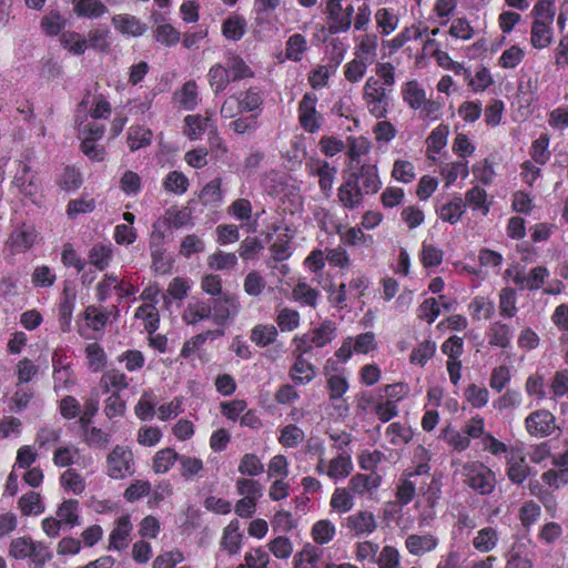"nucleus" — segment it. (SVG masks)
I'll return each mask as SVG.
<instances>
[{
  "mask_svg": "<svg viewBox=\"0 0 568 568\" xmlns=\"http://www.w3.org/2000/svg\"><path fill=\"white\" fill-rule=\"evenodd\" d=\"M305 434L295 424H288L280 430L278 443L285 448H295L304 440Z\"/></svg>",
  "mask_w": 568,
  "mask_h": 568,
  "instance_id": "052dcab7",
  "label": "nucleus"
},
{
  "mask_svg": "<svg viewBox=\"0 0 568 568\" xmlns=\"http://www.w3.org/2000/svg\"><path fill=\"white\" fill-rule=\"evenodd\" d=\"M381 483H382V477H381V475H378L376 473H373L369 475L358 473V474H355L349 479L348 485H349V489L353 493L362 496L365 493L379 487Z\"/></svg>",
  "mask_w": 568,
  "mask_h": 568,
  "instance_id": "4c0bfd02",
  "label": "nucleus"
},
{
  "mask_svg": "<svg viewBox=\"0 0 568 568\" xmlns=\"http://www.w3.org/2000/svg\"><path fill=\"white\" fill-rule=\"evenodd\" d=\"M548 276L549 271L545 266H536L531 268L527 276L523 275L515 268L513 281L520 290L527 288L535 291L542 286Z\"/></svg>",
  "mask_w": 568,
  "mask_h": 568,
  "instance_id": "aec40b11",
  "label": "nucleus"
},
{
  "mask_svg": "<svg viewBox=\"0 0 568 568\" xmlns=\"http://www.w3.org/2000/svg\"><path fill=\"white\" fill-rule=\"evenodd\" d=\"M407 550L414 556H422L427 551L434 550L438 540L430 534L426 535H409L405 541Z\"/></svg>",
  "mask_w": 568,
  "mask_h": 568,
  "instance_id": "2f4dec72",
  "label": "nucleus"
},
{
  "mask_svg": "<svg viewBox=\"0 0 568 568\" xmlns=\"http://www.w3.org/2000/svg\"><path fill=\"white\" fill-rule=\"evenodd\" d=\"M61 435L62 428L53 427L51 425H43L38 429L36 434L34 444L39 449H49L61 439Z\"/></svg>",
  "mask_w": 568,
  "mask_h": 568,
  "instance_id": "8fccbe9b",
  "label": "nucleus"
},
{
  "mask_svg": "<svg viewBox=\"0 0 568 568\" xmlns=\"http://www.w3.org/2000/svg\"><path fill=\"white\" fill-rule=\"evenodd\" d=\"M224 335L223 329H207L200 334L194 335L186 342H184L181 349V357L189 358L192 354H194L200 347H202L207 339H216Z\"/></svg>",
  "mask_w": 568,
  "mask_h": 568,
  "instance_id": "7c9ffc66",
  "label": "nucleus"
},
{
  "mask_svg": "<svg viewBox=\"0 0 568 568\" xmlns=\"http://www.w3.org/2000/svg\"><path fill=\"white\" fill-rule=\"evenodd\" d=\"M293 359L288 376L295 385H307L315 379L317 372L313 363L302 356L293 357Z\"/></svg>",
  "mask_w": 568,
  "mask_h": 568,
  "instance_id": "dca6fc26",
  "label": "nucleus"
},
{
  "mask_svg": "<svg viewBox=\"0 0 568 568\" xmlns=\"http://www.w3.org/2000/svg\"><path fill=\"white\" fill-rule=\"evenodd\" d=\"M306 169L311 175L318 178V186L325 195H329L337 174V168L328 161L320 158H310L306 161Z\"/></svg>",
  "mask_w": 568,
  "mask_h": 568,
  "instance_id": "0eeeda50",
  "label": "nucleus"
},
{
  "mask_svg": "<svg viewBox=\"0 0 568 568\" xmlns=\"http://www.w3.org/2000/svg\"><path fill=\"white\" fill-rule=\"evenodd\" d=\"M114 29L126 37L138 38L145 33L148 27L139 18L129 13H119L112 17Z\"/></svg>",
  "mask_w": 568,
  "mask_h": 568,
  "instance_id": "4468645a",
  "label": "nucleus"
},
{
  "mask_svg": "<svg viewBox=\"0 0 568 568\" xmlns=\"http://www.w3.org/2000/svg\"><path fill=\"white\" fill-rule=\"evenodd\" d=\"M307 50L306 38L301 33L292 34L286 41L285 55L288 60L298 62Z\"/></svg>",
  "mask_w": 568,
  "mask_h": 568,
  "instance_id": "680f3d73",
  "label": "nucleus"
},
{
  "mask_svg": "<svg viewBox=\"0 0 568 568\" xmlns=\"http://www.w3.org/2000/svg\"><path fill=\"white\" fill-rule=\"evenodd\" d=\"M507 458V476L511 483L520 485L530 475V468L526 464L525 456L520 449H511Z\"/></svg>",
  "mask_w": 568,
  "mask_h": 568,
  "instance_id": "ddd939ff",
  "label": "nucleus"
},
{
  "mask_svg": "<svg viewBox=\"0 0 568 568\" xmlns=\"http://www.w3.org/2000/svg\"><path fill=\"white\" fill-rule=\"evenodd\" d=\"M389 88L381 84L375 77H368L363 87L362 98L368 112L376 119H385L390 105Z\"/></svg>",
  "mask_w": 568,
  "mask_h": 568,
  "instance_id": "7ed1b4c3",
  "label": "nucleus"
},
{
  "mask_svg": "<svg viewBox=\"0 0 568 568\" xmlns=\"http://www.w3.org/2000/svg\"><path fill=\"white\" fill-rule=\"evenodd\" d=\"M207 80L214 94L223 92L229 83L232 82L227 67L220 63L213 64L210 68Z\"/></svg>",
  "mask_w": 568,
  "mask_h": 568,
  "instance_id": "58836bf2",
  "label": "nucleus"
},
{
  "mask_svg": "<svg viewBox=\"0 0 568 568\" xmlns=\"http://www.w3.org/2000/svg\"><path fill=\"white\" fill-rule=\"evenodd\" d=\"M382 189L376 164L363 163L351 171L337 189L341 205L349 211L359 209L365 195L376 194Z\"/></svg>",
  "mask_w": 568,
  "mask_h": 568,
  "instance_id": "f257e3e1",
  "label": "nucleus"
},
{
  "mask_svg": "<svg viewBox=\"0 0 568 568\" xmlns=\"http://www.w3.org/2000/svg\"><path fill=\"white\" fill-rule=\"evenodd\" d=\"M246 19L241 14H231L222 22V34L227 40L239 41L245 34Z\"/></svg>",
  "mask_w": 568,
  "mask_h": 568,
  "instance_id": "72a5a7b5",
  "label": "nucleus"
},
{
  "mask_svg": "<svg viewBox=\"0 0 568 568\" xmlns=\"http://www.w3.org/2000/svg\"><path fill=\"white\" fill-rule=\"evenodd\" d=\"M184 134L190 140H199L207 131L215 126L214 121L209 115L189 114L184 118Z\"/></svg>",
  "mask_w": 568,
  "mask_h": 568,
  "instance_id": "6ab92c4d",
  "label": "nucleus"
},
{
  "mask_svg": "<svg viewBox=\"0 0 568 568\" xmlns=\"http://www.w3.org/2000/svg\"><path fill=\"white\" fill-rule=\"evenodd\" d=\"M466 481L468 485L481 495L493 491L494 474L483 464L471 463L464 467Z\"/></svg>",
  "mask_w": 568,
  "mask_h": 568,
  "instance_id": "423d86ee",
  "label": "nucleus"
},
{
  "mask_svg": "<svg viewBox=\"0 0 568 568\" xmlns=\"http://www.w3.org/2000/svg\"><path fill=\"white\" fill-rule=\"evenodd\" d=\"M237 265V256L235 253H226L216 251L207 257V266L214 271H229Z\"/></svg>",
  "mask_w": 568,
  "mask_h": 568,
  "instance_id": "4d7b16f0",
  "label": "nucleus"
},
{
  "mask_svg": "<svg viewBox=\"0 0 568 568\" xmlns=\"http://www.w3.org/2000/svg\"><path fill=\"white\" fill-rule=\"evenodd\" d=\"M52 557V551L47 544L33 540L30 549V556H28L27 559H29L32 568H43Z\"/></svg>",
  "mask_w": 568,
  "mask_h": 568,
  "instance_id": "bf43d9fd",
  "label": "nucleus"
},
{
  "mask_svg": "<svg viewBox=\"0 0 568 568\" xmlns=\"http://www.w3.org/2000/svg\"><path fill=\"white\" fill-rule=\"evenodd\" d=\"M112 256V246L104 244H97L92 246L88 254L90 264L99 271H104L109 267Z\"/></svg>",
  "mask_w": 568,
  "mask_h": 568,
  "instance_id": "a19ab883",
  "label": "nucleus"
},
{
  "mask_svg": "<svg viewBox=\"0 0 568 568\" xmlns=\"http://www.w3.org/2000/svg\"><path fill=\"white\" fill-rule=\"evenodd\" d=\"M443 439L457 452H464L470 446V440L466 433L459 432L450 426H447L442 432Z\"/></svg>",
  "mask_w": 568,
  "mask_h": 568,
  "instance_id": "338daca9",
  "label": "nucleus"
},
{
  "mask_svg": "<svg viewBox=\"0 0 568 568\" xmlns=\"http://www.w3.org/2000/svg\"><path fill=\"white\" fill-rule=\"evenodd\" d=\"M18 507L23 516L40 515L44 511L41 496L37 491H28L18 500Z\"/></svg>",
  "mask_w": 568,
  "mask_h": 568,
  "instance_id": "de8ad7c7",
  "label": "nucleus"
},
{
  "mask_svg": "<svg viewBox=\"0 0 568 568\" xmlns=\"http://www.w3.org/2000/svg\"><path fill=\"white\" fill-rule=\"evenodd\" d=\"M179 453L173 448L166 447L155 453L152 460V469L155 474L168 473L175 462L179 460Z\"/></svg>",
  "mask_w": 568,
  "mask_h": 568,
  "instance_id": "37998d69",
  "label": "nucleus"
},
{
  "mask_svg": "<svg viewBox=\"0 0 568 568\" xmlns=\"http://www.w3.org/2000/svg\"><path fill=\"white\" fill-rule=\"evenodd\" d=\"M212 320L216 325H224L239 311L237 298L231 293H224L213 300Z\"/></svg>",
  "mask_w": 568,
  "mask_h": 568,
  "instance_id": "1a4fd4ad",
  "label": "nucleus"
},
{
  "mask_svg": "<svg viewBox=\"0 0 568 568\" xmlns=\"http://www.w3.org/2000/svg\"><path fill=\"white\" fill-rule=\"evenodd\" d=\"M464 432L468 436L469 440L480 438L483 436L484 450L497 455V438L491 434L484 435L485 423L480 416L473 417L465 426Z\"/></svg>",
  "mask_w": 568,
  "mask_h": 568,
  "instance_id": "2eb2a0df",
  "label": "nucleus"
},
{
  "mask_svg": "<svg viewBox=\"0 0 568 568\" xmlns=\"http://www.w3.org/2000/svg\"><path fill=\"white\" fill-rule=\"evenodd\" d=\"M435 353L436 343L430 339L423 341L413 348L409 355V362L414 365L424 367L427 362L434 357Z\"/></svg>",
  "mask_w": 568,
  "mask_h": 568,
  "instance_id": "864d4df0",
  "label": "nucleus"
},
{
  "mask_svg": "<svg viewBox=\"0 0 568 568\" xmlns=\"http://www.w3.org/2000/svg\"><path fill=\"white\" fill-rule=\"evenodd\" d=\"M354 469L349 453H341L332 458L327 465L326 475L334 481L348 477Z\"/></svg>",
  "mask_w": 568,
  "mask_h": 568,
  "instance_id": "b1692460",
  "label": "nucleus"
},
{
  "mask_svg": "<svg viewBox=\"0 0 568 568\" xmlns=\"http://www.w3.org/2000/svg\"><path fill=\"white\" fill-rule=\"evenodd\" d=\"M67 21L63 16L58 11H51L45 14L40 22L41 29L44 34L55 37L61 33L65 28Z\"/></svg>",
  "mask_w": 568,
  "mask_h": 568,
  "instance_id": "0e129e2a",
  "label": "nucleus"
},
{
  "mask_svg": "<svg viewBox=\"0 0 568 568\" xmlns=\"http://www.w3.org/2000/svg\"><path fill=\"white\" fill-rule=\"evenodd\" d=\"M555 416L548 410H536L526 418L528 433L536 437L550 435L555 429Z\"/></svg>",
  "mask_w": 568,
  "mask_h": 568,
  "instance_id": "9d476101",
  "label": "nucleus"
},
{
  "mask_svg": "<svg viewBox=\"0 0 568 568\" xmlns=\"http://www.w3.org/2000/svg\"><path fill=\"white\" fill-rule=\"evenodd\" d=\"M135 473L133 452L128 446L115 445L106 456L105 474L112 479H124Z\"/></svg>",
  "mask_w": 568,
  "mask_h": 568,
  "instance_id": "20e7f679",
  "label": "nucleus"
},
{
  "mask_svg": "<svg viewBox=\"0 0 568 568\" xmlns=\"http://www.w3.org/2000/svg\"><path fill=\"white\" fill-rule=\"evenodd\" d=\"M60 42L74 55H82L88 49V41L75 31H65L60 36Z\"/></svg>",
  "mask_w": 568,
  "mask_h": 568,
  "instance_id": "13d9d810",
  "label": "nucleus"
},
{
  "mask_svg": "<svg viewBox=\"0 0 568 568\" xmlns=\"http://www.w3.org/2000/svg\"><path fill=\"white\" fill-rule=\"evenodd\" d=\"M402 98L410 109L419 110L426 100V91L416 80H410L403 84Z\"/></svg>",
  "mask_w": 568,
  "mask_h": 568,
  "instance_id": "473e14b6",
  "label": "nucleus"
},
{
  "mask_svg": "<svg viewBox=\"0 0 568 568\" xmlns=\"http://www.w3.org/2000/svg\"><path fill=\"white\" fill-rule=\"evenodd\" d=\"M133 530L131 516L129 514L120 516L115 520V526L109 535V549L121 551L129 546V539Z\"/></svg>",
  "mask_w": 568,
  "mask_h": 568,
  "instance_id": "9b49d317",
  "label": "nucleus"
},
{
  "mask_svg": "<svg viewBox=\"0 0 568 568\" xmlns=\"http://www.w3.org/2000/svg\"><path fill=\"white\" fill-rule=\"evenodd\" d=\"M243 534L240 530V521L233 519L223 529L220 547L229 555H236L241 551Z\"/></svg>",
  "mask_w": 568,
  "mask_h": 568,
  "instance_id": "a211bd4d",
  "label": "nucleus"
},
{
  "mask_svg": "<svg viewBox=\"0 0 568 568\" xmlns=\"http://www.w3.org/2000/svg\"><path fill=\"white\" fill-rule=\"evenodd\" d=\"M317 97L314 93H305L298 103L300 125L308 133H316L323 124V115L316 110Z\"/></svg>",
  "mask_w": 568,
  "mask_h": 568,
  "instance_id": "39448f33",
  "label": "nucleus"
},
{
  "mask_svg": "<svg viewBox=\"0 0 568 568\" xmlns=\"http://www.w3.org/2000/svg\"><path fill=\"white\" fill-rule=\"evenodd\" d=\"M466 210V203L460 196H454L449 202L436 207V213L440 220L452 225L456 224Z\"/></svg>",
  "mask_w": 568,
  "mask_h": 568,
  "instance_id": "393cba45",
  "label": "nucleus"
},
{
  "mask_svg": "<svg viewBox=\"0 0 568 568\" xmlns=\"http://www.w3.org/2000/svg\"><path fill=\"white\" fill-rule=\"evenodd\" d=\"M17 377L16 386L28 384L39 374V366L29 357L21 358L14 368Z\"/></svg>",
  "mask_w": 568,
  "mask_h": 568,
  "instance_id": "603ef678",
  "label": "nucleus"
},
{
  "mask_svg": "<svg viewBox=\"0 0 568 568\" xmlns=\"http://www.w3.org/2000/svg\"><path fill=\"white\" fill-rule=\"evenodd\" d=\"M276 234V240L270 245L272 258L276 262H282L290 257L291 241L293 235L287 226L280 224H272L266 233V240L271 241L273 235Z\"/></svg>",
  "mask_w": 568,
  "mask_h": 568,
  "instance_id": "6e6552de",
  "label": "nucleus"
},
{
  "mask_svg": "<svg viewBox=\"0 0 568 568\" xmlns=\"http://www.w3.org/2000/svg\"><path fill=\"white\" fill-rule=\"evenodd\" d=\"M278 333L273 324H257L251 329L250 338L258 347H266L276 341Z\"/></svg>",
  "mask_w": 568,
  "mask_h": 568,
  "instance_id": "79ce46f5",
  "label": "nucleus"
},
{
  "mask_svg": "<svg viewBox=\"0 0 568 568\" xmlns=\"http://www.w3.org/2000/svg\"><path fill=\"white\" fill-rule=\"evenodd\" d=\"M174 97L182 109L193 111L200 102L196 82L194 80L186 81L182 88L175 92Z\"/></svg>",
  "mask_w": 568,
  "mask_h": 568,
  "instance_id": "c756f323",
  "label": "nucleus"
},
{
  "mask_svg": "<svg viewBox=\"0 0 568 568\" xmlns=\"http://www.w3.org/2000/svg\"><path fill=\"white\" fill-rule=\"evenodd\" d=\"M264 103L262 90L258 87H250L230 95L223 102L220 113L223 119H233L244 113H261Z\"/></svg>",
  "mask_w": 568,
  "mask_h": 568,
  "instance_id": "f03ea898",
  "label": "nucleus"
},
{
  "mask_svg": "<svg viewBox=\"0 0 568 568\" xmlns=\"http://www.w3.org/2000/svg\"><path fill=\"white\" fill-rule=\"evenodd\" d=\"M100 387L103 393H109L111 389H114L113 392L120 394L121 390L129 387L128 376L119 369H109L102 375Z\"/></svg>",
  "mask_w": 568,
  "mask_h": 568,
  "instance_id": "e433bc0d",
  "label": "nucleus"
},
{
  "mask_svg": "<svg viewBox=\"0 0 568 568\" xmlns=\"http://www.w3.org/2000/svg\"><path fill=\"white\" fill-rule=\"evenodd\" d=\"M293 298L304 305L315 307L320 293L305 282H298L292 291Z\"/></svg>",
  "mask_w": 568,
  "mask_h": 568,
  "instance_id": "774afa93",
  "label": "nucleus"
},
{
  "mask_svg": "<svg viewBox=\"0 0 568 568\" xmlns=\"http://www.w3.org/2000/svg\"><path fill=\"white\" fill-rule=\"evenodd\" d=\"M209 318H212V304L210 301H191L182 312V321L186 325H195Z\"/></svg>",
  "mask_w": 568,
  "mask_h": 568,
  "instance_id": "f3484780",
  "label": "nucleus"
},
{
  "mask_svg": "<svg viewBox=\"0 0 568 568\" xmlns=\"http://www.w3.org/2000/svg\"><path fill=\"white\" fill-rule=\"evenodd\" d=\"M342 1L343 0H326L324 12L329 22L328 32L331 34L347 32Z\"/></svg>",
  "mask_w": 568,
  "mask_h": 568,
  "instance_id": "5701e85b",
  "label": "nucleus"
},
{
  "mask_svg": "<svg viewBox=\"0 0 568 568\" xmlns=\"http://www.w3.org/2000/svg\"><path fill=\"white\" fill-rule=\"evenodd\" d=\"M336 233L339 236L341 243L348 247H369L374 242L373 235L365 234L359 227H346L343 225H337Z\"/></svg>",
  "mask_w": 568,
  "mask_h": 568,
  "instance_id": "4be33fe9",
  "label": "nucleus"
},
{
  "mask_svg": "<svg viewBox=\"0 0 568 568\" xmlns=\"http://www.w3.org/2000/svg\"><path fill=\"white\" fill-rule=\"evenodd\" d=\"M53 382H54V392H59L61 389H69L70 387L75 385V378L73 376V371L70 365L58 366L55 359L53 358Z\"/></svg>",
  "mask_w": 568,
  "mask_h": 568,
  "instance_id": "5fc2aeb1",
  "label": "nucleus"
},
{
  "mask_svg": "<svg viewBox=\"0 0 568 568\" xmlns=\"http://www.w3.org/2000/svg\"><path fill=\"white\" fill-rule=\"evenodd\" d=\"M57 517L61 524L70 527L80 525L79 501L77 499H67L57 509Z\"/></svg>",
  "mask_w": 568,
  "mask_h": 568,
  "instance_id": "a18cd8bd",
  "label": "nucleus"
},
{
  "mask_svg": "<svg viewBox=\"0 0 568 568\" xmlns=\"http://www.w3.org/2000/svg\"><path fill=\"white\" fill-rule=\"evenodd\" d=\"M378 36L375 33H365L358 38L355 55L373 62L378 48Z\"/></svg>",
  "mask_w": 568,
  "mask_h": 568,
  "instance_id": "ea45409f",
  "label": "nucleus"
},
{
  "mask_svg": "<svg viewBox=\"0 0 568 568\" xmlns=\"http://www.w3.org/2000/svg\"><path fill=\"white\" fill-rule=\"evenodd\" d=\"M134 318L143 321L144 329L149 335L155 333L160 327V313L154 304H141L134 313Z\"/></svg>",
  "mask_w": 568,
  "mask_h": 568,
  "instance_id": "c85d7f7f",
  "label": "nucleus"
},
{
  "mask_svg": "<svg viewBox=\"0 0 568 568\" xmlns=\"http://www.w3.org/2000/svg\"><path fill=\"white\" fill-rule=\"evenodd\" d=\"M464 202L473 211H479L484 216L489 213L490 203L487 201V193L479 186H473L465 194Z\"/></svg>",
  "mask_w": 568,
  "mask_h": 568,
  "instance_id": "c03bdc74",
  "label": "nucleus"
},
{
  "mask_svg": "<svg viewBox=\"0 0 568 568\" xmlns=\"http://www.w3.org/2000/svg\"><path fill=\"white\" fill-rule=\"evenodd\" d=\"M225 65L227 67L232 82H237L244 79H252L255 77L253 69L240 54H229L225 59Z\"/></svg>",
  "mask_w": 568,
  "mask_h": 568,
  "instance_id": "a878e982",
  "label": "nucleus"
},
{
  "mask_svg": "<svg viewBox=\"0 0 568 568\" xmlns=\"http://www.w3.org/2000/svg\"><path fill=\"white\" fill-rule=\"evenodd\" d=\"M552 22L535 19L531 26L530 42L534 48H547L552 41Z\"/></svg>",
  "mask_w": 568,
  "mask_h": 568,
  "instance_id": "cd10ccee",
  "label": "nucleus"
},
{
  "mask_svg": "<svg viewBox=\"0 0 568 568\" xmlns=\"http://www.w3.org/2000/svg\"><path fill=\"white\" fill-rule=\"evenodd\" d=\"M153 132L143 125H132L128 131V146L131 152H135L152 143Z\"/></svg>",
  "mask_w": 568,
  "mask_h": 568,
  "instance_id": "c9c22d12",
  "label": "nucleus"
},
{
  "mask_svg": "<svg viewBox=\"0 0 568 568\" xmlns=\"http://www.w3.org/2000/svg\"><path fill=\"white\" fill-rule=\"evenodd\" d=\"M336 326L334 322L326 320L322 322L317 327L311 331V342L314 343L315 347H324L329 344L335 335Z\"/></svg>",
  "mask_w": 568,
  "mask_h": 568,
  "instance_id": "09e8293b",
  "label": "nucleus"
},
{
  "mask_svg": "<svg viewBox=\"0 0 568 568\" xmlns=\"http://www.w3.org/2000/svg\"><path fill=\"white\" fill-rule=\"evenodd\" d=\"M110 313L100 311L95 305H89L83 312V318L92 331H102L109 322Z\"/></svg>",
  "mask_w": 568,
  "mask_h": 568,
  "instance_id": "e2e57ef3",
  "label": "nucleus"
},
{
  "mask_svg": "<svg viewBox=\"0 0 568 568\" xmlns=\"http://www.w3.org/2000/svg\"><path fill=\"white\" fill-rule=\"evenodd\" d=\"M375 21L381 34L388 36L397 29L399 18L393 9L381 8L375 12Z\"/></svg>",
  "mask_w": 568,
  "mask_h": 568,
  "instance_id": "49530a36",
  "label": "nucleus"
},
{
  "mask_svg": "<svg viewBox=\"0 0 568 568\" xmlns=\"http://www.w3.org/2000/svg\"><path fill=\"white\" fill-rule=\"evenodd\" d=\"M75 295L63 291V297L59 304V323L62 332L71 329L72 314L74 310Z\"/></svg>",
  "mask_w": 568,
  "mask_h": 568,
  "instance_id": "3c124183",
  "label": "nucleus"
},
{
  "mask_svg": "<svg viewBox=\"0 0 568 568\" xmlns=\"http://www.w3.org/2000/svg\"><path fill=\"white\" fill-rule=\"evenodd\" d=\"M108 11V7L101 0H78L73 6V12L78 18L99 19Z\"/></svg>",
  "mask_w": 568,
  "mask_h": 568,
  "instance_id": "bb28decb",
  "label": "nucleus"
},
{
  "mask_svg": "<svg viewBox=\"0 0 568 568\" xmlns=\"http://www.w3.org/2000/svg\"><path fill=\"white\" fill-rule=\"evenodd\" d=\"M347 527L355 532V535L371 534L376 529L375 517L369 511H358L348 516Z\"/></svg>",
  "mask_w": 568,
  "mask_h": 568,
  "instance_id": "f704fd0d",
  "label": "nucleus"
},
{
  "mask_svg": "<svg viewBox=\"0 0 568 568\" xmlns=\"http://www.w3.org/2000/svg\"><path fill=\"white\" fill-rule=\"evenodd\" d=\"M371 62L363 58L355 57L344 65V77L351 83L359 82L366 74L367 67Z\"/></svg>",
  "mask_w": 568,
  "mask_h": 568,
  "instance_id": "69168bd1",
  "label": "nucleus"
},
{
  "mask_svg": "<svg viewBox=\"0 0 568 568\" xmlns=\"http://www.w3.org/2000/svg\"><path fill=\"white\" fill-rule=\"evenodd\" d=\"M348 388V381L343 374H334L326 377V389L331 402L343 398Z\"/></svg>",
  "mask_w": 568,
  "mask_h": 568,
  "instance_id": "6e6d98bb",
  "label": "nucleus"
},
{
  "mask_svg": "<svg viewBox=\"0 0 568 568\" xmlns=\"http://www.w3.org/2000/svg\"><path fill=\"white\" fill-rule=\"evenodd\" d=\"M12 184L27 197L36 196L40 190V182L37 175L31 171V168L23 162H20Z\"/></svg>",
  "mask_w": 568,
  "mask_h": 568,
  "instance_id": "f8f14e48",
  "label": "nucleus"
},
{
  "mask_svg": "<svg viewBox=\"0 0 568 568\" xmlns=\"http://www.w3.org/2000/svg\"><path fill=\"white\" fill-rule=\"evenodd\" d=\"M37 239V233L30 226L22 225L16 229L8 240L11 253H22L32 247Z\"/></svg>",
  "mask_w": 568,
  "mask_h": 568,
  "instance_id": "412c9836",
  "label": "nucleus"
}]
</instances>
